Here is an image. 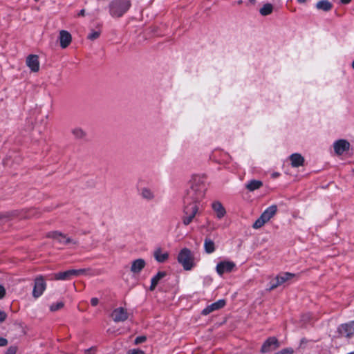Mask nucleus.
<instances>
[{"label": "nucleus", "mask_w": 354, "mask_h": 354, "mask_svg": "<svg viewBox=\"0 0 354 354\" xmlns=\"http://www.w3.org/2000/svg\"><path fill=\"white\" fill-rule=\"evenodd\" d=\"M316 8L318 10L328 12L332 9L333 4L328 0H321L316 3Z\"/></svg>", "instance_id": "nucleus-21"}, {"label": "nucleus", "mask_w": 354, "mask_h": 354, "mask_svg": "<svg viewBox=\"0 0 354 354\" xmlns=\"http://www.w3.org/2000/svg\"><path fill=\"white\" fill-rule=\"evenodd\" d=\"M146 340H147L146 336H145V335L138 336L135 339L134 344L136 345L140 344L145 342Z\"/></svg>", "instance_id": "nucleus-33"}, {"label": "nucleus", "mask_w": 354, "mask_h": 354, "mask_svg": "<svg viewBox=\"0 0 354 354\" xmlns=\"http://www.w3.org/2000/svg\"><path fill=\"white\" fill-rule=\"evenodd\" d=\"M26 65L31 71L37 72L39 70V57L36 55H30L26 58Z\"/></svg>", "instance_id": "nucleus-12"}, {"label": "nucleus", "mask_w": 354, "mask_h": 354, "mask_svg": "<svg viewBox=\"0 0 354 354\" xmlns=\"http://www.w3.org/2000/svg\"><path fill=\"white\" fill-rule=\"evenodd\" d=\"M235 267V263L232 261H221L216 266V272L219 275H223L225 272H230Z\"/></svg>", "instance_id": "nucleus-9"}, {"label": "nucleus", "mask_w": 354, "mask_h": 354, "mask_svg": "<svg viewBox=\"0 0 354 354\" xmlns=\"http://www.w3.org/2000/svg\"><path fill=\"white\" fill-rule=\"evenodd\" d=\"M111 317L115 322H122L128 319L129 315L126 309L120 307L113 310Z\"/></svg>", "instance_id": "nucleus-7"}, {"label": "nucleus", "mask_w": 354, "mask_h": 354, "mask_svg": "<svg viewBox=\"0 0 354 354\" xmlns=\"http://www.w3.org/2000/svg\"><path fill=\"white\" fill-rule=\"evenodd\" d=\"M212 207L216 213V216L219 219L222 218L226 214L225 209L219 201H214L212 203Z\"/></svg>", "instance_id": "nucleus-16"}, {"label": "nucleus", "mask_w": 354, "mask_h": 354, "mask_svg": "<svg viewBox=\"0 0 354 354\" xmlns=\"http://www.w3.org/2000/svg\"><path fill=\"white\" fill-rule=\"evenodd\" d=\"M226 304L225 299H219L217 301L207 306L201 312L203 315H207L209 313L223 308Z\"/></svg>", "instance_id": "nucleus-8"}, {"label": "nucleus", "mask_w": 354, "mask_h": 354, "mask_svg": "<svg viewBox=\"0 0 354 354\" xmlns=\"http://www.w3.org/2000/svg\"><path fill=\"white\" fill-rule=\"evenodd\" d=\"M275 354V353H274Z\"/></svg>", "instance_id": "nucleus-49"}, {"label": "nucleus", "mask_w": 354, "mask_h": 354, "mask_svg": "<svg viewBox=\"0 0 354 354\" xmlns=\"http://www.w3.org/2000/svg\"><path fill=\"white\" fill-rule=\"evenodd\" d=\"M77 15H78V17H84L85 15V10L84 9L81 10Z\"/></svg>", "instance_id": "nucleus-43"}, {"label": "nucleus", "mask_w": 354, "mask_h": 354, "mask_svg": "<svg viewBox=\"0 0 354 354\" xmlns=\"http://www.w3.org/2000/svg\"><path fill=\"white\" fill-rule=\"evenodd\" d=\"M207 185L204 176L194 175L190 180V187L184 198L183 223L189 225L199 211L203 209L201 203L203 200Z\"/></svg>", "instance_id": "nucleus-1"}, {"label": "nucleus", "mask_w": 354, "mask_h": 354, "mask_svg": "<svg viewBox=\"0 0 354 354\" xmlns=\"http://www.w3.org/2000/svg\"><path fill=\"white\" fill-rule=\"evenodd\" d=\"M145 261L142 259L134 260L131 266V272L133 274H139L145 266Z\"/></svg>", "instance_id": "nucleus-15"}, {"label": "nucleus", "mask_w": 354, "mask_h": 354, "mask_svg": "<svg viewBox=\"0 0 354 354\" xmlns=\"http://www.w3.org/2000/svg\"><path fill=\"white\" fill-rule=\"evenodd\" d=\"M263 185V183L259 180H252L246 184L245 187L250 192H253L256 189L261 188Z\"/></svg>", "instance_id": "nucleus-23"}, {"label": "nucleus", "mask_w": 354, "mask_h": 354, "mask_svg": "<svg viewBox=\"0 0 354 354\" xmlns=\"http://www.w3.org/2000/svg\"><path fill=\"white\" fill-rule=\"evenodd\" d=\"M340 1L343 4H348L351 1V0H340Z\"/></svg>", "instance_id": "nucleus-44"}, {"label": "nucleus", "mask_w": 354, "mask_h": 354, "mask_svg": "<svg viewBox=\"0 0 354 354\" xmlns=\"http://www.w3.org/2000/svg\"><path fill=\"white\" fill-rule=\"evenodd\" d=\"M89 269H72L70 270L72 278L74 277H78L82 274H86Z\"/></svg>", "instance_id": "nucleus-29"}, {"label": "nucleus", "mask_w": 354, "mask_h": 354, "mask_svg": "<svg viewBox=\"0 0 354 354\" xmlns=\"http://www.w3.org/2000/svg\"><path fill=\"white\" fill-rule=\"evenodd\" d=\"M72 41L71 35L66 30H61L59 32V42L60 46L62 48H67Z\"/></svg>", "instance_id": "nucleus-13"}, {"label": "nucleus", "mask_w": 354, "mask_h": 354, "mask_svg": "<svg viewBox=\"0 0 354 354\" xmlns=\"http://www.w3.org/2000/svg\"><path fill=\"white\" fill-rule=\"evenodd\" d=\"M127 354H145V352L138 348L130 349Z\"/></svg>", "instance_id": "nucleus-36"}, {"label": "nucleus", "mask_w": 354, "mask_h": 354, "mask_svg": "<svg viewBox=\"0 0 354 354\" xmlns=\"http://www.w3.org/2000/svg\"><path fill=\"white\" fill-rule=\"evenodd\" d=\"M273 6L270 3H266L260 9V14L263 16H267L272 12Z\"/></svg>", "instance_id": "nucleus-27"}, {"label": "nucleus", "mask_w": 354, "mask_h": 354, "mask_svg": "<svg viewBox=\"0 0 354 354\" xmlns=\"http://www.w3.org/2000/svg\"><path fill=\"white\" fill-rule=\"evenodd\" d=\"M154 257L159 263L165 262L169 257L167 252L162 253L160 250H158L154 252Z\"/></svg>", "instance_id": "nucleus-25"}, {"label": "nucleus", "mask_w": 354, "mask_h": 354, "mask_svg": "<svg viewBox=\"0 0 354 354\" xmlns=\"http://www.w3.org/2000/svg\"><path fill=\"white\" fill-rule=\"evenodd\" d=\"M8 343L7 339L0 337V346H6Z\"/></svg>", "instance_id": "nucleus-39"}, {"label": "nucleus", "mask_w": 354, "mask_h": 354, "mask_svg": "<svg viewBox=\"0 0 354 354\" xmlns=\"http://www.w3.org/2000/svg\"><path fill=\"white\" fill-rule=\"evenodd\" d=\"M35 1L37 2V1H39V0H35Z\"/></svg>", "instance_id": "nucleus-48"}, {"label": "nucleus", "mask_w": 354, "mask_h": 354, "mask_svg": "<svg viewBox=\"0 0 354 354\" xmlns=\"http://www.w3.org/2000/svg\"><path fill=\"white\" fill-rule=\"evenodd\" d=\"M292 167H299L304 164V158L298 153H292L289 157Z\"/></svg>", "instance_id": "nucleus-14"}, {"label": "nucleus", "mask_w": 354, "mask_h": 354, "mask_svg": "<svg viewBox=\"0 0 354 354\" xmlns=\"http://www.w3.org/2000/svg\"><path fill=\"white\" fill-rule=\"evenodd\" d=\"M109 13L113 17H121L131 7L130 0H112L109 3Z\"/></svg>", "instance_id": "nucleus-2"}, {"label": "nucleus", "mask_w": 354, "mask_h": 354, "mask_svg": "<svg viewBox=\"0 0 354 354\" xmlns=\"http://www.w3.org/2000/svg\"><path fill=\"white\" fill-rule=\"evenodd\" d=\"M204 248L205 251L211 254L215 251V245L214 242L209 238H205L204 241Z\"/></svg>", "instance_id": "nucleus-24"}, {"label": "nucleus", "mask_w": 354, "mask_h": 354, "mask_svg": "<svg viewBox=\"0 0 354 354\" xmlns=\"http://www.w3.org/2000/svg\"><path fill=\"white\" fill-rule=\"evenodd\" d=\"M266 223V220H264L261 216L259 218L256 220V221L253 223L252 227L254 229H259L261 227Z\"/></svg>", "instance_id": "nucleus-30"}, {"label": "nucleus", "mask_w": 354, "mask_h": 354, "mask_svg": "<svg viewBox=\"0 0 354 354\" xmlns=\"http://www.w3.org/2000/svg\"><path fill=\"white\" fill-rule=\"evenodd\" d=\"M9 215L8 214H0V224L3 223L8 219Z\"/></svg>", "instance_id": "nucleus-37"}, {"label": "nucleus", "mask_w": 354, "mask_h": 354, "mask_svg": "<svg viewBox=\"0 0 354 354\" xmlns=\"http://www.w3.org/2000/svg\"><path fill=\"white\" fill-rule=\"evenodd\" d=\"M99 303V300L96 297H93L91 299V304L93 306H96Z\"/></svg>", "instance_id": "nucleus-41"}, {"label": "nucleus", "mask_w": 354, "mask_h": 354, "mask_svg": "<svg viewBox=\"0 0 354 354\" xmlns=\"http://www.w3.org/2000/svg\"><path fill=\"white\" fill-rule=\"evenodd\" d=\"M95 349L93 348H90L85 351V354H93Z\"/></svg>", "instance_id": "nucleus-42"}, {"label": "nucleus", "mask_w": 354, "mask_h": 354, "mask_svg": "<svg viewBox=\"0 0 354 354\" xmlns=\"http://www.w3.org/2000/svg\"><path fill=\"white\" fill-rule=\"evenodd\" d=\"M297 275L290 272H282L277 276V280H279L281 286L284 283L290 281V279L295 277Z\"/></svg>", "instance_id": "nucleus-18"}, {"label": "nucleus", "mask_w": 354, "mask_h": 354, "mask_svg": "<svg viewBox=\"0 0 354 354\" xmlns=\"http://www.w3.org/2000/svg\"><path fill=\"white\" fill-rule=\"evenodd\" d=\"M279 347L278 339L275 337H268L263 344L261 351V353H268Z\"/></svg>", "instance_id": "nucleus-5"}, {"label": "nucleus", "mask_w": 354, "mask_h": 354, "mask_svg": "<svg viewBox=\"0 0 354 354\" xmlns=\"http://www.w3.org/2000/svg\"><path fill=\"white\" fill-rule=\"evenodd\" d=\"M351 66L352 68L354 69V60L353 61L352 64H351Z\"/></svg>", "instance_id": "nucleus-46"}, {"label": "nucleus", "mask_w": 354, "mask_h": 354, "mask_svg": "<svg viewBox=\"0 0 354 354\" xmlns=\"http://www.w3.org/2000/svg\"><path fill=\"white\" fill-rule=\"evenodd\" d=\"M178 261L185 270H190L195 266L194 256L190 250L187 248H183L180 251L178 255Z\"/></svg>", "instance_id": "nucleus-3"}, {"label": "nucleus", "mask_w": 354, "mask_h": 354, "mask_svg": "<svg viewBox=\"0 0 354 354\" xmlns=\"http://www.w3.org/2000/svg\"><path fill=\"white\" fill-rule=\"evenodd\" d=\"M297 1L299 3H304L306 1V0H297Z\"/></svg>", "instance_id": "nucleus-45"}, {"label": "nucleus", "mask_w": 354, "mask_h": 354, "mask_svg": "<svg viewBox=\"0 0 354 354\" xmlns=\"http://www.w3.org/2000/svg\"><path fill=\"white\" fill-rule=\"evenodd\" d=\"M294 351L292 348H286L280 351L275 353V354H293Z\"/></svg>", "instance_id": "nucleus-34"}, {"label": "nucleus", "mask_w": 354, "mask_h": 354, "mask_svg": "<svg viewBox=\"0 0 354 354\" xmlns=\"http://www.w3.org/2000/svg\"><path fill=\"white\" fill-rule=\"evenodd\" d=\"M251 3H254L256 0H249Z\"/></svg>", "instance_id": "nucleus-47"}, {"label": "nucleus", "mask_w": 354, "mask_h": 354, "mask_svg": "<svg viewBox=\"0 0 354 354\" xmlns=\"http://www.w3.org/2000/svg\"><path fill=\"white\" fill-rule=\"evenodd\" d=\"M7 318V314L2 310H0V323L3 322Z\"/></svg>", "instance_id": "nucleus-38"}, {"label": "nucleus", "mask_w": 354, "mask_h": 354, "mask_svg": "<svg viewBox=\"0 0 354 354\" xmlns=\"http://www.w3.org/2000/svg\"><path fill=\"white\" fill-rule=\"evenodd\" d=\"M47 236H48V237L53 239L57 241L59 243L64 244V245H67L69 243H73V244L77 243L76 241H73V239H71L68 237H66V235H64L59 232H57V231L50 232Z\"/></svg>", "instance_id": "nucleus-6"}, {"label": "nucleus", "mask_w": 354, "mask_h": 354, "mask_svg": "<svg viewBox=\"0 0 354 354\" xmlns=\"http://www.w3.org/2000/svg\"><path fill=\"white\" fill-rule=\"evenodd\" d=\"M63 306H64V303L62 301H59V302H57L56 304H53L50 306V309L51 311H56V310H58L61 309L62 308H63Z\"/></svg>", "instance_id": "nucleus-32"}, {"label": "nucleus", "mask_w": 354, "mask_h": 354, "mask_svg": "<svg viewBox=\"0 0 354 354\" xmlns=\"http://www.w3.org/2000/svg\"><path fill=\"white\" fill-rule=\"evenodd\" d=\"M17 351V347L16 346H10L5 354H16Z\"/></svg>", "instance_id": "nucleus-35"}, {"label": "nucleus", "mask_w": 354, "mask_h": 354, "mask_svg": "<svg viewBox=\"0 0 354 354\" xmlns=\"http://www.w3.org/2000/svg\"><path fill=\"white\" fill-rule=\"evenodd\" d=\"M333 147L337 155H342L344 152L349 150L350 143L346 140L341 139L334 143Z\"/></svg>", "instance_id": "nucleus-11"}, {"label": "nucleus", "mask_w": 354, "mask_h": 354, "mask_svg": "<svg viewBox=\"0 0 354 354\" xmlns=\"http://www.w3.org/2000/svg\"><path fill=\"white\" fill-rule=\"evenodd\" d=\"M101 35V29L98 28L97 30H91V32L88 35L87 38L90 40H95L97 39Z\"/></svg>", "instance_id": "nucleus-28"}, {"label": "nucleus", "mask_w": 354, "mask_h": 354, "mask_svg": "<svg viewBox=\"0 0 354 354\" xmlns=\"http://www.w3.org/2000/svg\"><path fill=\"white\" fill-rule=\"evenodd\" d=\"M281 286L279 280H277V277L270 281V286L268 288V291H272L274 289L277 288L278 286Z\"/></svg>", "instance_id": "nucleus-31"}, {"label": "nucleus", "mask_w": 354, "mask_h": 354, "mask_svg": "<svg viewBox=\"0 0 354 354\" xmlns=\"http://www.w3.org/2000/svg\"><path fill=\"white\" fill-rule=\"evenodd\" d=\"M5 295H6V290L3 286L0 285V299L3 298Z\"/></svg>", "instance_id": "nucleus-40"}, {"label": "nucleus", "mask_w": 354, "mask_h": 354, "mask_svg": "<svg viewBox=\"0 0 354 354\" xmlns=\"http://www.w3.org/2000/svg\"><path fill=\"white\" fill-rule=\"evenodd\" d=\"M46 283L42 276L37 277L35 280V284L32 291V296L35 298L39 297L46 290Z\"/></svg>", "instance_id": "nucleus-4"}, {"label": "nucleus", "mask_w": 354, "mask_h": 354, "mask_svg": "<svg viewBox=\"0 0 354 354\" xmlns=\"http://www.w3.org/2000/svg\"><path fill=\"white\" fill-rule=\"evenodd\" d=\"M53 279L55 280H70L72 279L70 270L55 273L53 274Z\"/></svg>", "instance_id": "nucleus-22"}, {"label": "nucleus", "mask_w": 354, "mask_h": 354, "mask_svg": "<svg viewBox=\"0 0 354 354\" xmlns=\"http://www.w3.org/2000/svg\"><path fill=\"white\" fill-rule=\"evenodd\" d=\"M277 211L276 205H271L268 207L261 215V216L266 220V222L269 221L272 218Z\"/></svg>", "instance_id": "nucleus-17"}, {"label": "nucleus", "mask_w": 354, "mask_h": 354, "mask_svg": "<svg viewBox=\"0 0 354 354\" xmlns=\"http://www.w3.org/2000/svg\"><path fill=\"white\" fill-rule=\"evenodd\" d=\"M339 333L341 335L349 337L354 335V321L343 324L339 326L338 328Z\"/></svg>", "instance_id": "nucleus-10"}, {"label": "nucleus", "mask_w": 354, "mask_h": 354, "mask_svg": "<svg viewBox=\"0 0 354 354\" xmlns=\"http://www.w3.org/2000/svg\"><path fill=\"white\" fill-rule=\"evenodd\" d=\"M71 133L76 139H83L86 136V131L80 127L74 128Z\"/></svg>", "instance_id": "nucleus-26"}, {"label": "nucleus", "mask_w": 354, "mask_h": 354, "mask_svg": "<svg viewBox=\"0 0 354 354\" xmlns=\"http://www.w3.org/2000/svg\"><path fill=\"white\" fill-rule=\"evenodd\" d=\"M140 196L145 200L152 201L155 198L154 192L149 188L144 187L140 189Z\"/></svg>", "instance_id": "nucleus-19"}, {"label": "nucleus", "mask_w": 354, "mask_h": 354, "mask_svg": "<svg viewBox=\"0 0 354 354\" xmlns=\"http://www.w3.org/2000/svg\"><path fill=\"white\" fill-rule=\"evenodd\" d=\"M165 272H158L151 280V286L149 287L150 290H153L160 279L165 277Z\"/></svg>", "instance_id": "nucleus-20"}]
</instances>
